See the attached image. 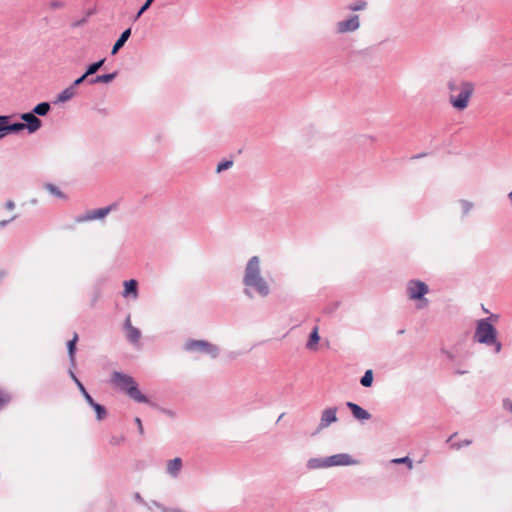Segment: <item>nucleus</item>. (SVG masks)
<instances>
[{
	"instance_id": "16",
	"label": "nucleus",
	"mask_w": 512,
	"mask_h": 512,
	"mask_svg": "<svg viewBox=\"0 0 512 512\" xmlns=\"http://www.w3.org/2000/svg\"><path fill=\"white\" fill-rule=\"evenodd\" d=\"M130 36H131V28L125 29L121 33L120 37L114 43L112 50H111V54L116 55L118 53V51L125 45V43L127 42V40L129 39Z\"/></svg>"
},
{
	"instance_id": "12",
	"label": "nucleus",
	"mask_w": 512,
	"mask_h": 512,
	"mask_svg": "<svg viewBox=\"0 0 512 512\" xmlns=\"http://www.w3.org/2000/svg\"><path fill=\"white\" fill-rule=\"evenodd\" d=\"M346 406L351 411L353 417L359 421H366L371 418V414L367 410L354 402H347Z\"/></svg>"
},
{
	"instance_id": "3",
	"label": "nucleus",
	"mask_w": 512,
	"mask_h": 512,
	"mask_svg": "<svg viewBox=\"0 0 512 512\" xmlns=\"http://www.w3.org/2000/svg\"><path fill=\"white\" fill-rule=\"evenodd\" d=\"M474 341L486 346H493L495 353H499L502 349V344L497 339V330L491 323V318H483L477 321Z\"/></svg>"
},
{
	"instance_id": "37",
	"label": "nucleus",
	"mask_w": 512,
	"mask_h": 512,
	"mask_svg": "<svg viewBox=\"0 0 512 512\" xmlns=\"http://www.w3.org/2000/svg\"><path fill=\"white\" fill-rule=\"evenodd\" d=\"M50 7L52 9H60V8H63L65 6L64 2L60 1V0H52L50 3H49Z\"/></svg>"
},
{
	"instance_id": "43",
	"label": "nucleus",
	"mask_w": 512,
	"mask_h": 512,
	"mask_svg": "<svg viewBox=\"0 0 512 512\" xmlns=\"http://www.w3.org/2000/svg\"><path fill=\"white\" fill-rule=\"evenodd\" d=\"M442 353L446 356V358L450 361H454L455 360V355L448 351V350H442Z\"/></svg>"
},
{
	"instance_id": "4",
	"label": "nucleus",
	"mask_w": 512,
	"mask_h": 512,
	"mask_svg": "<svg viewBox=\"0 0 512 512\" xmlns=\"http://www.w3.org/2000/svg\"><path fill=\"white\" fill-rule=\"evenodd\" d=\"M111 382L114 386L125 392L134 401L138 403H149L148 397L141 393L137 382L132 376L115 371L111 375Z\"/></svg>"
},
{
	"instance_id": "29",
	"label": "nucleus",
	"mask_w": 512,
	"mask_h": 512,
	"mask_svg": "<svg viewBox=\"0 0 512 512\" xmlns=\"http://www.w3.org/2000/svg\"><path fill=\"white\" fill-rule=\"evenodd\" d=\"M360 383L363 387H370L373 383V371L371 369L366 370L364 375L360 379Z\"/></svg>"
},
{
	"instance_id": "21",
	"label": "nucleus",
	"mask_w": 512,
	"mask_h": 512,
	"mask_svg": "<svg viewBox=\"0 0 512 512\" xmlns=\"http://www.w3.org/2000/svg\"><path fill=\"white\" fill-rule=\"evenodd\" d=\"M87 403L94 409L98 421L103 420L107 416L106 408L96 403L93 398H91V401H87Z\"/></svg>"
},
{
	"instance_id": "9",
	"label": "nucleus",
	"mask_w": 512,
	"mask_h": 512,
	"mask_svg": "<svg viewBox=\"0 0 512 512\" xmlns=\"http://www.w3.org/2000/svg\"><path fill=\"white\" fill-rule=\"evenodd\" d=\"M112 209H113V206L110 205L107 207L90 210V211L85 212L84 214L77 216L75 220L78 223H82V222L93 221L96 219H102V218L106 217L111 212Z\"/></svg>"
},
{
	"instance_id": "35",
	"label": "nucleus",
	"mask_w": 512,
	"mask_h": 512,
	"mask_svg": "<svg viewBox=\"0 0 512 512\" xmlns=\"http://www.w3.org/2000/svg\"><path fill=\"white\" fill-rule=\"evenodd\" d=\"M151 5L152 4H149L148 2L145 1V3L140 7L138 12L136 13L135 20L139 19L142 16V14L150 8Z\"/></svg>"
},
{
	"instance_id": "30",
	"label": "nucleus",
	"mask_w": 512,
	"mask_h": 512,
	"mask_svg": "<svg viewBox=\"0 0 512 512\" xmlns=\"http://www.w3.org/2000/svg\"><path fill=\"white\" fill-rule=\"evenodd\" d=\"M460 205L462 207L463 216H466L474 207L472 202L464 199L460 200Z\"/></svg>"
},
{
	"instance_id": "27",
	"label": "nucleus",
	"mask_w": 512,
	"mask_h": 512,
	"mask_svg": "<svg viewBox=\"0 0 512 512\" xmlns=\"http://www.w3.org/2000/svg\"><path fill=\"white\" fill-rule=\"evenodd\" d=\"M44 188L53 196L60 199H66V195L56 185L52 183H46Z\"/></svg>"
},
{
	"instance_id": "49",
	"label": "nucleus",
	"mask_w": 512,
	"mask_h": 512,
	"mask_svg": "<svg viewBox=\"0 0 512 512\" xmlns=\"http://www.w3.org/2000/svg\"><path fill=\"white\" fill-rule=\"evenodd\" d=\"M93 14H94V10L89 9V10L86 12V16H85V17H87V18H88V17H90V16H91V15H93Z\"/></svg>"
},
{
	"instance_id": "46",
	"label": "nucleus",
	"mask_w": 512,
	"mask_h": 512,
	"mask_svg": "<svg viewBox=\"0 0 512 512\" xmlns=\"http://www.w3.org/2000/svg\"><path fill=\"white\" fill-rule=\"evenodd\" d=\"M122 438L118 439L116 437H112L110 440L111 444L118 445L121 442Z\"/></svg>"
},
{
	"instance_id": "32",
	"label": "nucleus",
	"mask_w": 512,
	"mask_h": 512,
	"mask_svg": "<svg viewBox=\"0 0 512 512\" xmlns=\"http://www.w3.org/2000/svg\"><path fill=\"white\" fill-rule=\"evenodd\" d=\"M233 165V161L232 160H225V161H222L220 162L218 165H217V169L216 171L218 173L224 171V170H227L229 169L231 166Z\"/></svg>"
},
{
	"instance_id": "51",
	"label": "nucleus",
	"mask_w": 512,
	"mask_h": 512,
	"mask_svg": "<svg viewBox=\"0 0 512 512\" xmlns=\"http://www.w3.org/2000/svg\"><path fill=\"white\" fill-rule=\"evenodd\" d=\"M489 318H491V320L496 321L498 319V316L497 315H491Z\"/></svg>"
},
{
	"instance_id": "22",
	"label": "nucleus",
	"mask_w": 512,
	"mask_h": 512,
	"mask_svg": "<svg viewBox=\"0 0 512 512\" xmlns=\"http://www.w3.org/2000/svg\"><path fill=\"white\" fill-rule=\"evenodd\" d=\"M75 94H76V90H74L73 87L68 86L67 88H65L62 92H60L57 95L56 102L64 103L66 101H69L70 99H72L75 96Z\"/></svg>"
},
{
	"instance_id": "18",
	"label": "nucleus",
	"mask_w": 512,
	"mask_h": 512,
	"mask_svg": "<svg viewBox=\"0 0 512 512\" xmlns=\"http://www.w3.org/2000/svg\"><path fill=\"white\" fill-rule=\"evenodd\" d=\"M129 295H132L134 299L138 296V282L134 279L124 282L123 296L128 297Z\"/></svg>"
},
{
	"instance_id": "5",
	"label": "nucleus",
	"mask_w": 512,
	"mask_h": 512,
	"mask_svg": "<svg viewBox=\"0 0 512 512\" xmlns=\"http://www.w3.org/2000/svg\"><path fill=\"white\" fill-rule=\"evenodd\" d=\"M406 292L410 300L418 301L417 308L423 309L428 306V299L425 295L429 292L428 285L417 279H412L407 282Z\"/></svg>"
},
{
	"instance_id": "19",
	"label": "nucleus",
	"mask_w": 512,
	"mask_h": 512,
	"mask_svg": "<svg viewBox=\"0 0 512 512\" xmlns=\"http://www.w3.org/2000/svg\"><path fill=\"white\" fill-rule=\"evenodd\" d=\"M117 77V72H112L103 75H97L95 77L89 78L87 83L90 85L98 84V83H110Z\"/></svg>"
},
{
	"instance_id": "41",
	"label": "nucleus",
	"mask_w": 512,
	"mask_h": 512,
	"mask_svg": "<svg viewBox=\"0 0 512 512\" xmlns=\"http://www.w3.org/2000/svg\"><path fill=\"white\" fill-rule=\"evenodd\" d=\"M134 499H135L137 502H139V503H141V504H143V505H146L149 509L151 508V506H149V505H148V503H147V502H145V500L142 498V496L140 495V493H135V495H134Z\"/></svg>"
},
{
	"instance_id": "36",
	"label": "nucleus",
	"mask_w": 512,
	"mask_h": 512,
	"mask_svg": "<svg viewBox=\"0 0 512 512\" xmlns=\"http://www.w3.org/2000/svg\"><path fill=\"white\" fill-rule=\"evenodd\" d=\"M472 443L471 440H464V441H461V442H455V443H452L451 444V447L454 448V449H460L464 446H468Z\"/></svg>"
},
{
	"instance_id": "34",
	"label": "nucleus",
	"mask_w": 512,
	"mask_h": 512,
	"mask_svg": "<svg viewBox=\"0 0 512 512\" xmlns=\"http://www.w3.org/2000/svg\"><path fill=\"white\" fill-rule=\"evenodd\" d=\"M88 79H89L88 76L84 72V74L81 75L80 77H78L77 79H75L74 82L70 86L73 87V89L75 90V88L77 86L81 85L85 80H88Z\"/></svg>"
},
{
	"instance_id": "23",
	"label": "nucleus",
	"mask_w": 512,
	"mask_h": 512,
	"mask_svg": "<svg viewBox=\"0 0 512 512\" xmlns=\"http://www.w3.org/2000/svg\"><path fill=\"white\" fill-rule=\"evenodd\" d=\"M69 375L73 379L75 384L77 385L79 391L81 392V394L85 398L86 402L87 401H91V398H92L91 395L88 393V391L86 390V388L84 387L82 382L77 378V376L75 375V373L71 369L69 370Z\"/></svg>"
},
{
	"instance_id": "53",
	"label": "nucleus",
	"mask_w": 512,
	"mask_h": 512,
	"mask_svg": "<svg viewBox=\"0 0 512 512\" xmlns=\"http://www.w3.org/2000/svg\"><path fill=\"white\" fill-rule=\"evenodd\" d=\"M155 0H146L149 4H152Z\"/></svg>"
},
{
	"instance_id": "15",
	"label": "nucleus",
	"mask_w": 512,
	"mask_h": 512,
	"mask_svg": "<svg viewBox=\"0 0 512 512\" xmlns=\"http://www.w3.org/2000/svg\"><path fill=\"white\" fill-rule=\"evenodd\" d=\"M124 328L127 330L128 341L133 344L137 343L141 337V332L138 328L132 326L130 316L126 318Z\"/></svg>"
},
{
	"instance_id": "54",
	"label": "nucleus",
	"mask_w": 512,
	"mask_h": 512,
	"mask_svg": "<svg viewBox=\"0 0 512 512\" xmlns=\"http://www.w3.org/2000/svg\"><path fill=\"white\" fill-rule=\"evenodd\" d=\"M455 435H456V433H455V434H453V435H450V437H449L448 441H450V440H451Z\"/></svg>"
},
{
	"instance_id": "17",
	"label": "nucleus",
	"mask_w": 512,
	"mask_h": 512,
	"mask_svg": "<svg viewBox=\"0 0 512 512\" xmlns=\"http://www.w3.org/2000/svg\"><path fill=\"white\" fill-rule=\"evenodd\" d=\"M306 467L309 470L329 468L328 458L327 457L310 458L306 463Z\"/></svg>"
},
{
	"instance_id": "10",
	"label": "nucleus",
	"mask_w": 512,
	"mask_h": 512,
	"mask_svg": "<svg viewBox=\"0 0 512 512\" xmlns=\"http://www.w3.org/2000/svg\"><path fill=\"white\" fill-rule=\"evenodd\" d=\"M329 467L333 466H351L358 464V461L352 458L348 453H339L328 456Z\"/></svg>"
},
{
	"instance_id": "47",
	"label": "nucleus",
	"mask_w": 512,
	"mask_h": 512,
	"mask_svg": "<svg viewBox=\"0 0 512 512\" xmlns=\"http://www.w3.org/2000/svg\"><path fill=\"white\" fill-rule=\"evenodd\" d=\"M454 372H455V374L463 375V374H466L468 371L467 370L456 369Z\"/></svg>"
},
{
	"instance_id": "20",
	"label": "nucleus",
	"mask_w": 512,
	"mask_h": 512,
	"mask_svg": "<svg viewBox=\"0 0 512 512\" xmlns=\"http://www.w3.org/2000/svg\"><path fill=\"white\" fill-rule=\"evenodd\" d=\"M77 341H78V335H77V333H74L73 338L67 342V350H68L69 360H70L72 367H75V365H76L75 352H76Z\"/></svg>"
},
{
	"instance_id": "40",
	"label": "nucleus",
	"mask_w": 512,
	"mask_h": 512,
	"mask_svg": "<svg viewBox=\"0 0 512 512\" xmlns=\"http://www.w3.org/2000/svg\"><path fill=\"white\" fill-rule=\"evenodd\" d=\"M503 408L512 413V401L508 398L503 400Z\"/></svg>"
},
{
	"instance_id": "7",
	"label": "nucleus",
	"mask_w": 512,
	"mask_h": 512,
	"mask_svg": "<svg viewBox=\"0 0 512 512\" xmlns=\"http://www.w3.org/2000/svg\"><path fill=\"white\" fill-rule=\"evenodd\" d=\"M20 118L24 121V123H22V122L11 123V125L18 126V128L13 130V134L18 133L24 129H27L29 133H34L37 130H39L42 126V121L32 111L22 113L20 115Z\"/></svg>"
},
{
	"instance_id": "6",
	"label": "nucleus",
	"mask_w": 512,
	"mask_h": 512,
	"mask_svg": "<svg viewBox=\"0 0 512 512\" xmlns=\"http://www.w3.org/2000/svg\"><path fill=\"white\" fill-rule=\"evenodd\" d=\"M183 348L187 352L207 354L213 359L217 358L220 354L219 347L206 340L189 339L185 342Z\"/></svg>"
},
{
	"instance_id": "11",
	"label": "nucleus",
	"mask_w": 512,
	"mask_h": 512,
	"mask_svg": "<svg viewBox=\"0 0 512 512\" xmlns=\"http://www.w3.org/2000/svg\"><path fill=\"white\" fill-rule=\"evenodd\" d=\"M337 421V407H329L322 411L318 430L327 428Z\"/></svg>"
},
{
	"instance_id": "50",
	"label": "nucleus",
	"mask_w": 512,
	"mask_h": 512,
	"mask_svg": "<svg viewBox=\"0 0 512 512\" xmlns=\"http://www.w3.org/2000/svg\"><path fill=\"white\" fill-rule=\"evenodd\" d=\"M424 156H425V154H424V153H422V154H417V155H414V156L412 157V159H418V158H421V157H424Z\"/></svg>"
},
{
	"instance_id": "48",
	"label": "nucleus",
	"mask_w": 512,
	"mask_h": 512,
	"mask_svg": "<svg viewBox=\"0 0 512 512\" xmlns=\"http://www.w3.org/2000/svg\"><path fill=\"white\" fill-rule=\"evenodd\" d=\"M163 412H164L165 414H167L168 416H170V417H173V416H174V413H173L172 411H170V410H165V409H163Z\"/></svg>"
},
{
	"instance_id": "39",
	"label": "nucleus",
	"mask_w": 512,
	"mask_h": 512,
	"mask_svg": "<svg viewBox=\"0 0 512 512\" xmlns=\"http://www.w3.org/2000/svg\"><path fill=\"white\" fill-rule=\"evenodd\" d=\"M134 422L135 424L137 425V428H138V432L140 435H143L144 434V428H143V425H142V421L139 417H136L134 419Z\"/></svg>"
},
{
	"instance_id": "25",
	"label": "nucleus",
	"mask_w": 512,
	"mask_h": 512,
	"mask_svg": "<svg viewBox=\"0 0 512 512\" xmlns=\"http://www.w3.org/2000/svg\"><path fill=\"white\" fill-rule=\"evenodd\" d=\"M320 340L319 333H318V327H314L313 330L310 333L309 340L307 342V348L308 349H315V346L318 344Z\"/></svg>"
},
{
	"instance_id": "52",
	"label": "nucleus",
	"mask_w": 512,
	"mask_h": 512,
	"mask_svg": "<svg viewBox=\"0 0 512 512\" xmlns=\"http://www.w3.org/2000/svg\"><path fill=\"white\" fill-rule=\"evenodd\" d=\"M284 416V413H282L279 418H278V421L282 420V417Z\"/></svg>"
},
{
	"instance_id": "45",
	"label": "nucleus",
	"mask_w": 512,
	"mask_h": 512,
	"mask_svg": "<svg viewBox=\"0 0 512 512\" xmlns=\"http://www.w3.org/2000/svg\"><path fill=\"white\" fill-rule=\"evenodd\" d=\"M14 207H15V203L12 200H8L5 203V208L8 209V210H12V209H14Z\"/></svg>"
},
{
	"instance_id": "33",
	"label": "nucleus",
	"mask_w": 512,
	"mask_h": 512,
	"mask_svg": "<svg viewBox=\"0 0 512 512\" xmlns=\"http://www.w3.org/2000/svg\"><path fill=\"white\" fill-rule=\"evenodd\" d=\"M10 400V396L0 390V410L3 409L10 402Z\"/></svg>"
},
{
	"instance_id": "31",
	"label": "nucleus",
	"mask_w": 512,
	"mask_h": 512,
	"mask_svg": "<svg viewBox=\"0 0 512 512\" xmlns=\"http://www.w3.org/2000/svg\"><path fill=\"white\" fill-rule=\"evenodd\" d=\"M392 463H395V464H405V465H407V467L409 469L413 468V462H412V460L408 456H405V457H402V458H395V459L392 460Z\"/></svg>"
},
{
	"instance_id": "24",
	"label": "nucleus",
	"mask_w": 512,
	"mask_h": 512,
	"mask_svg": "<svg viewBox=\"0 0 512 512\" xmlns=\"http://www.w3.org/2000/svg\"><path fill=\"white\" fill-rule=\"evenodd\" d=\"M50 109L51 105L49 102H41L33 108L32 112L38 116H46Z\"/></svg>"
},
{
	"instance_id": "8",
	"label": "nucleus",
	"mask_w": 512,
	"mask_h": 512,
	"mask_svg": "<svg viewBox=\"0 0 512 512\" xmlns=\"http://www.w3.org/2000/svg\"><path fill=\"white\" fill-rule=\"evenodd\" d=\"M360 26L359 15L351 14L346 19L340 20L335 24V33L339 35L354 33Z\"/></svg>"
},
{
	"instance_id": "28",
	"label": "nucleus",
	"mask_w": 512,
	"mask_h": 512,
	"mask_svg": "<svg viewBox=\"0 0 512 512\" xmlns=\"http://www.w3.org/2000/svg\"><path fill=\"white\" fill-rule=\"evenodd\" d=\"M367 2L364 0H356L352 3H350L346 8L349 11L357 12V11H363L367 8Z\"/></svg>"
},
{
	"instance_id": "1",
	"label": "nucleus",
	"mask_w": 512,
	"mask_h": 512,
	"mask_svg": "<svg viewBox=\"0 0 512 512\" xmlns=\"http://www.w3.org/2000/svg\"><path fill=\"white\" fill-rule=\"evenodd\" d=\"M244 286L243 293L246 297L252 299L255 294L262 298L267 297L270 292V286L261 272V260L258 256H252L246 263L242 278Z\"/></svg>"
},
{
	"instance_id": "2",
	"label": "nucleus",
	"mask_w": 512,
	"mask_h": 512,
	"mask_svg": "<svg viewBox=\"0 0 512 512\" xmlns=\"http://www.w3.org/2000/svg\"><path fill=\"white\" fill-rule=\"evenodd\" d=\"M449 103L458 111L465 110L474 93V84L469 81L450 80L447 83Z\"/></svg>"
},
{
	"instance_id": "38",
	"label": "nucleus",
	"mask_w": 512,
	"mask_h": 512,
	"mask_svg": "<svg viewBox=\"0 0 512 512\" xmlns=\"http://www.w3.org/2000/svg\"><path fill=\"white\" fill-rule=\"evenodd\" d=\"M87 23V17H83L82 19H79L77 21H74L72 24H71V27L72 28H77V27H81L83 26L84 24Z\"/></svg>"
},
{
	"instance_id": "14",
	"label": "nucleus",
	"mask_w": 512,
	"mask_h": 512,
	"mask_svg": "<svg viewBox=\"0 0 512 512\" xmlns=\"http://www.w3.org/2000/svg\"><path fill=\"white\" fill-rule=\"evenodd\" d=\"M11 117L9 115H0V139L8 134H13V130L18 128L16 125H11Z\"/></svg>"
},
{
	"instance_id": "13",
	"label": "nucleus",
	"mask_w": 512,
	"mask_h": 512,
	"mask_svg": "<svg viewBox=\"0 0 512 512\" xmlns=\"http://www.w3.org/2000/svg\"><path fill=\"white\" fill-rule=\"evenodd\" d=\"M183 468V461L180 457L168 460L166 464V473L172 477L177 478Z\"/></svg>"
},
{
	"instance_id": "44",
	"label": "nucleus",
	"mask_w": 512,
	"mask_h": 512,
	"mask_svg": "<svg viewBox=\"0 0 512 512\" xmlns=\"http://www.w3.org/2000/svg\"><path fill=\"white\" fill-rule=\"evenodd\" d=\"M16 218H17V216L14 215L10 219H8V220L0 221V227H5L8 223L14 221Z\"/></svg>"
},
{
	"instance_id": "42",
	"label": "nucleus",
	"mask_w": 512,
	"mask_h": 512,
	"mask_svg": "<svg viewBox=\"0 0 512 512\" xmlns=\"http://www.w3.org/2000/svg\"><path fill=\"white\" fill-rule=\"evenodd\" d=\"M150 504H151L153 507H156V508L160 509V510H161V512H164V509H167V507H166V506H164L162 503H160V502H158V501H155V500L151 501V503H150Z\"/></svg>"
},
{
	"instance_id": "26",
	"label": "nucleus",
	"mask_w": 512,
	"mask_h": 512,
	"mask_svg": "<svg viewBox=\"0 0 512 512\" xmlns=\"http://www.w3.org/2000/svg\"><path fill=\"white\" fill-rule=\"evenodd\" d=\"M104 63H105V58L89 64L85 71L86 75L88 77L94 75L104 65Z\"/></svg>"
}]
</instances>
